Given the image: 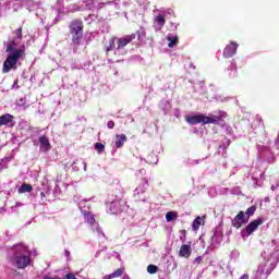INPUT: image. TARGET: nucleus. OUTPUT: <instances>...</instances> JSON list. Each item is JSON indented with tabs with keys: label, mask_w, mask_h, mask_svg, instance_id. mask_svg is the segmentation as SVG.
<instances>
[{
	"label": "nucleus",
	"mask_w": 279,
	"mask_h": 279,
	"mask_svg": "<svg viewBox=\"0 0 279 279\" xmlns=\"http://www.w3.org/2000/svg\"><path fill=\"white\" fill-rule=\"evenodd\" d=\"M23 40V28H17L13 31L12 36L9 37L7 41L3 43V47L8 57L3 63V73H10L12 69H16L19 60H25V44L21 45Z\"/></svg>",
	"instance_id": "f257e3e1"
},
{
	"label": "nucleus",
	"mask_w": 279,
	"mask_h": 279,
	"mask_svg": "<svg viewBox=\"0 0 279 279\" xmlns=\"http://www.w3.org/2000/svg\"><path fill=\"white\" fill-rule=\"evenodd\" d=\"M264 262H262L255 272V279H267L272 270L276 269V265H278V251L274 248V251L266 250L262 254Z\"/></svg>",
	"instance_id": "f03ea898"
},
{
	"label": "nucleus",
	"mask_w": 279,
	"mask_h": 279,
	"mask_svg": "<svg viewBox=\"0 0 279 279\" xmlns=\"http://www.w3.org/2000/svg\"><path fill=\"white\" fill-rule=\"evenodd\" d=\"M10 263L17 269H25L32 263V253L24 244H16L11 250Z\"/></svg>",
	"instance_id": "7ed1b4c3"
},
{
	"label": "nucleus",
	"mask_w": 279,
	"mask_h": 279,
	"mask_svg": "<svg viewBox=\"0 0 279 279\" xmlns=\"http://www.w3.org/2000/svg\"><path fill=\"white\" fill-rule=\"evenodd\" d=\"M226 117H228L226 111H214L213 113H209V116H187L185 120L190 123V125H197V123H203L204 125H207L208 123H214L215 125H217V123H219V121H221L222 119H226Z\"/></svg>",
	"instance_id": "20e7f679"
},
{
	"label": "nucleus",
	"mask_w": 279,
	"mask_h": 279,
	"mask_svg": "<svg viewBox=\"0 0 279 279\" xmlns=\"http://www.w3.org/2000/svg\"><path fill=\"white\" fill-rule=\"evenodd\" d=\"M136 38V34L126 35L121 38H112L107 47V53L114 51L116 56H125V47Z\"/></svg>",
	"instance_id": "39448f33"
},
{
	"label": "nucleus",
	"mask_w": 279,
	"mask_h": 279,
	"mask_svg": "<svg viewBox=\"0 0 279 279\" xmlns=\"http://www.w3.org/2000/svg\"><path fill=\"white\" fill-rule=\"evenodd\" d=\"M70 34L72 35V43L80 45L84 36V23L82 20H74L70 23Z\"/></svg>",
	"instance_id": "423d86ee"
},
{
	"label": "nucleus",
	"mask_w": 279,
	"mask_h": 279,
	"mask_svg": "<svg viewBox=\"0 0 279 279\" xmlns=\"http://www.w3.org/2000/svg\"><path fill=\"white\" fill-rule=\"evenodd\" d=\"M86 202H87L86 199L81 201L78 203V208L82 211V214L84 215L85 221L87 223H89V226H92V228H94L95 223H97V222H95V216L92 213H88V211H86V209H84V208H86V205H85Z\"/></svg>",
	"instance_id": "0eeeda50"
},
{
	"label": "nucleus",
	"mask_w": 279,
	"mask_h": 279,
	"mask_svg": "<svg viewBox=\"0 0 279 279\" xmlns=\"http://www.w3.org/2000/svg\"><path fill=\"white\" fill-rule=\"evenodd\" d=\"M263 223H265V220L263 218H257V219L253 220L245 228V232H246L247 236H250V234H254V232H256V230H258V226H263Z\"/></svg>",
	"instance_id": "6e6552de"
},
{
	"label": "nucleus",
	"mask_w": 279,
	"mask_h": 279,
	"mask_svg": "<svg viewBox=\"0 0 279 279\" xmlns=\"http://www.w3.org/2000/svg\"><path fill=\"white\" fill-rule=\"evenodd\" d=\"M236 49H239V44L231 41L230 45H227L223 49V58H232L236 56Z\"/></svg>",
	"instance_id": "1a4fd4ad"
},
{
	"label": "nucleus",
	"mask_w": 279,
	"mask_h": 279,
	"mask_svg": "<svg viewBox=\"0 0 279 279\" xmlns=\"http://www.w3.org/2000/svg\"><path fill=\"white\" fill-rule=\"evenodd\" d=\"M121 204H123L122 199L116 198L111 201L109 198V210L111 215H117L118 213H121Z\"/></svg>",
	"instance_id": "9d476101"
},
{
	"label": "nucleus",
	"mask_w": 279,
	"mask_h": 279,
	"mask_svg": "<svg viewBox=\"0 0 279 279\" xmlns=\"http://www.w3.org/2000/svg\"><path fill=\"white\" fill-rule=\"evenodd\" d=\"M222 241H223V233L221 232V230H219V228H216L214 230V234L211 236L213 247H219V245H221Z\"/></svg>",
	"instance_id": "9b49d317"
},
{
	"label": "nucleus",
	"mask_w": 279,
	"mask_h": 279,
	"mask_svg": "<svg viewBox=\"0 0 279 279\" xmlns=\"http://www.w3.org/2000/svg\"><path fill=\"white\" fill-rule=\"evenodd\" d=\"M243 223H247V220H245V213L240 211L232 220V226L234 228H241Z\"/></svg>",
	"instance_id": "f8f14e48"
},
{
	"label": "nucleus",
	"mask_w": 279,
	"mask_h": 279,
	"mask_svg": "<svg viewBox=\"0 0 279 279\" xmlns=\"http://www.w3.org/2000/svg\"><path fill=\"white\" fill-rule=\"evenodd\" d=\"M165 23H167V20H165V15L158 14L157 16H155L154 20V29H156V32H160V29L165 27Z\"/></svg>",
	"instance_id": "ddd939ff"
},
{
	"label": "nucleus",
	"mask_w": 279,
	"mask_h": 279,
	"mask_svg": "<svg viewBox=\"0 0 279 279\" xmlns=\"http://www.w3.org/2000/svg\"><path fill=\"white\" fill-rule=\"evenodd\" d=\"M39 145H40V151L47 153L49 149H51V143H49V137L41 135L39 136Z\"/></svg>",
	"instance_id": "4468645a"
},
{
	"label": "nucleus",
	"mask_w": 279,
	"mask_h": 279,
	"mask_svg": "<svg viewBox=\"0 0 279 279\" xmlns=\"http://www.w3.org/2000/svg\"><path fill=\"white\" fill-rule=\"evenodd\" d=\"M192 253L193 251L191 250V242H189L180 247L179 256H181V258H190Z\"/></svg>",
	"instance_id": "2eb2a0df"
},
{
	"label": "nucleus",
	"mask_w": 279,
	"mask_h": 279,
	"mask_svg": "<svg viewBox=\"0 0 279 279\" xmlns=\"http://www.w3.org/2000/svg\"><path fill=\"white\" fill-rule=\"evenodd\" d=\"M1 125H14V116L10 114V113H5L3 116L0 117V128Z\"/></svg>",
	"instance_id": "dca6fc26"
},
{
	"label": "nucleus",
	"mask_w": 279,
	"mask_h": 279,
	"mask_svg": "<svg viewBox=\"0 0 279 279\" xmlns=\"http://www.w3.org/2000/svg\"><path fill=\"white\" fill-rule=\"evenodd\" d=\"M145 191H147V181H145L143 185H140L137 189H135L134 196L137 197L140 202H145V197H141V195H143Z\"/></svg>",
	"instance_id": "f3484780"
},
{
	"label": "nucleus",
	"mask_w": 279,
	"mask_h": 279,
	"mask_svg": "<svg viewBox=\"0 0 279 279\" xmlns=\"http://www.w3.org/2000/svg\"><path fill=\"white\" fill-rule=\"evenodd\" d=\"M128 142V136L125 134L116 135V147L118 149H121L123 147V144Z\"/></svg>",
	"instance_id": "a211bd4d"
},
{
	"label": "nucleus",
	"mask_w": 279,
	"mask_h": 279,
	"mask_svg": "<svg viewBox=\"0 0 279 279\" xmlns=\"http://www.w3.org/2000/svg\"><path fill=\"white\" fill-rule=\"evenodd\" d=\"M125 271L124 268H118L110 275L105 276L102 279H112V278H121V275Z\"/></svg>",
	"instance_id": "6ab92c4d"
},
{
	"label": "nucleus",
	"mask_w": 279,
	"mask_h": 279,
	"mask_svg": "<svg viewBox=\"0 0 279 279\" xmlns=\"http://www.w3.org/2000/svg\"><path fill=\"white\" fill-rule=\"evenodd\" d=\"M167 40L169 41L168 47L173 49L178 45V35H168Z\"/></svg>",
	"instance_id": "aec40b11"
},
{
	"label": "nucleus",
	"mask_w": 279,
	"mask_h": 279,
	"mask_svg": "<svg viewBox=\"0 0 279 279\" xmlns=\"http://www.w3.org/2000/svg\"><path fill=\"white\" fill-rule=\"evenodd\" d=\"M32 185L24 183L22 186L17 190L19 193H32Z\"/></svg>",
	"instance_id": "412c9836"
},
{
	"label": "nucleus",
	"mask_w": 279,
	"mask_h": 279,
	"mask_svg": "<svg viewBox=\"0 0 279 279\" xmlns=\"http://www.w3.org/2000/svg\"><path fill=\"white\" fill-rule=\"evenodd\" d=\"M14 1H16V0H7L4 3L7 5V8H9V9L12 8V5H13L14 11L16 12V10H19V8H21V4L14 3Z\"/></svg>",
	"instance_id": "4be33fe9"
},
{
	"label": "nucleus",
	"mask_w": 279,
	"mask_h": 279,
	"mask_svg": "<svg viewBox=\"0 0 279 279\" xmlns=\"http://www.w3.org/2000/svg\"><path fill=\"white\" fill-rule=\"evenodd\" d=\"M174 219H178V213H175V211H168L166 214V221H174Z\"/></svg>",
	"instance_id": "5701e85b"
},
{
	"label": "nucleus",
	"mask_w": 279,
	"mask_h": 279,
	"mask_svg": "<svg viewBox=\"0 0 279 279\" xmlns=\"http://www.w3.org/2000/svg\"><path fill=\"white\" fill-rule=\"evenodd\" d=\"M94 232H97L98 236H106V233L101 230V227H99V223H95L94 227H92Z\"/></svg>",
	"instance_id": "b1692460"
},
{
	"label": "nucleus",
	"mask_w": 279,
	"mask_h": 279,
	"mask_svg": "<svg viewBox=\"0 0 279 279\" xmlns=\"http://www.w3.org/2000/svg\"><path fill=\"white\" fill-rule=\"evenodd\" d=\"M202 226V217H197L193 223H192V228L193 230H199V227Z\"/></svg>",
	"instance_id": "393cba45"
},
{
	"label": "nucleus",
	"mask_w": 279,
	"mask_h": 279,
	"mask_svg": "<svg viewBox=\"0 0 279 279\" xmlns=\"http://www.w3.org/2000/svg\"><path fill=\"white\" fill-rule=\"evenodd\" d=\"M94 148L96 151H98V154H104V149H106V146L101 143H96L94 145Z\"/></svg>",
	"instance_id": "a878e982"
},
{
	"label": "nucleus",
	"mask_w": 279,
	"mask_h": 279,
	"mask_svg": "<svg viewBox=\"0 0 279 279\" xmlns=\"http://www.w3.org/2000/svg\"><path fill=\"white\" fill-rule=\"evenodd\" d=\"M148 274H157L158 272V267L156 265H148L147 267Z\"/></svg>",
	"instance_id": "bb28decb"
},
{
	"label": "nucleus",
	"mask_w": 279,
	"mask_h": 279,
	"mask_svg": "<svg viewBox=\"0 0 279 279\" xmlns=\"http://www.w3.org/2000/svg\"><path fill=\"white\" fill-rule=\"evenodd\" d=\"M25 5H26L27 10H34V8H38V4L32 0L27 1Z\"/></svg>",
	"instance_id": "cd10ccee"
},
{
	"label": "nucleus",
	"mask_w": 279,
	"mask_h": 279,
	"mask_svg": "<svg viewBox=\"0 0 279 279\" xmlns=\"http://www.w3.org/2000/svg\"><path fill=\"white\" fill-rule=\"evenodd\" d=\"M254 213H256V206H251L246 209L247 217H252V215H254Z\"/></svg>",
	"instance_id": "c85d7f7f"
},
{
	"label": "nucleus",
	"mask_w": 279,
	"mask_h": 279,
	"mask_svg": "<svg viewBox=\"0 0 279 279\" xmlns=\"http://www.w3.org/2000/svg\"><path fill=\"white\" fill-rule=\"evenodd\" d=\"M228 71H233V76H236V63L235 62H231Z\"/></svg>",
	"instance_id": "c756f323"
},
{
	"label": "nucleus",
	"mask_w": 279,
	"mask_h": 279,
	"mask_svg": "<svg viewBox=\"0 0 279 279\" xmlns=\"http://www.w3.org/2000/svg\"><path fill=\"white\" fill-rule=\"evenodd\" d=\"M49 193H51V189H47L45 192H40V197L41 201L45 202V197H47V195H49Z\"/></svg>",
	"instance_id": "7c9ffc66"
},
{
	"label": "nucleus",
	"mask_w": 279,
	"mask_h": 279,
	"mask_svg": "<svg viewBox=\"0 0 279 279\" xmlns=\"http://www.w3.org/2000/svg\"><path fill=\"white\" fill-rule=\"evenodd\" d=\"M104 5H112V1H107V2H100L97 4V10H101V8H104Z\"/></svg>",
	"instance_id": "2f4dec72"
},
{
	"label": "nucleus",
	"mask_w": 279,
	"mask_h": 279,
	"mask_svg": "<svg viewBox=\"0 0 279 279\" xmlns=\"http://www.w3.org/2000/svg\"><path fill=\"white\" fill-rule=\"evenodd\" d=\"M153 157L155 158L154 160L147 157L146 162H148V165H156L158 162V158L155 155H153Z\"/></svg>",
	"instance_id": "473e14b6"
},
{
	"label": "nucleus",
	"mask_w": 279,
	"mask_h": 279,
	"mask_svg": "<svg viewBox=\"0 0 279 279\" xmlns=\"http://www.w3.org/2000/svg\"><path fill=\"white\" fill-rule=\"evenodd\" d=\"M232 195H241V187H233L231 190Z\"/></svg>",
	"instance_id": "72a5a7b5"
},
{
	"label": "nucleus",
	"mask_w": 279,
	"mask_h": 279,
	"mask_svg": "<svg viewBox=\"0 0 279 279\" xmlns=\"http://www.w3.org/2000/svg\"><path fill=\"white\" fill-rule=\"evenodd\" d=\"M70 12H77L80 10V7H77L76 4H71L69 7Z\"/></svg>",
	"instance_id": "f704fd0d"
},
{
	"label": "nucleus",
	"mask_w": 279,
	"mask_h": 279,
	"mask_svg": "<svg viewBox=\"0 0 279 279\" xmlns=\"http://www.w3.org/2000/svg\"><path fill=\"white\" fill-rule=\"evenodd\" d=\"M187 165H190L191 167H193V165H199V159H189L187 160Z\"/></svg>",
	"instance_id": "c9c22d12"
},
{
	"label": "nucleus",
	"mask_w": 279,
	"mask_h": 279,
	"mask_svg": "<svg viewBox=\"0 0 279 279\" xmlns=\"http://www.w3.org/2000/svg\"><path fill=\"white\" fill-rule=\"evenodd\" d=\"M107 126H108L109 130H113L114 129V121H112V120L108 121Z\"/></svg>",
	"instance_id": "e433bc0d"
},
{
	"label": "nucleus",
	"mask_w": 279,
	"mask_h": 279,
	"mask_svg": "<svg viewBox=\"0 0 279 279\" xmlns=\"http://www.w3.org/2000/svg\"><path fill=\"white\" fill-rule=\"evenodd\" d=\"M183 234L180 236L182 243H185L186 242V231H182Z\"/></svg>",
	"instance_id": "4c0bfd02"
},
{
	"label": "nucleus",
	"mask_w": 279,
	"mask_h": 279,
	"mask_svg": "<svg viewBox=\"0 0 279 279\" xmlns=\"http://www.w3.org/2000/svg\"><path fill=\"white\" fill-rule=\"evenodd\" d=\"M12 89L13 90H19V81H14V83L12 85Z\"/></svg>",
	"instance_id": "58836bf2"
},
{
	"label": "nucleus",
	"mask_w": 279,
	"mask_h": 279,
	"mask_svg": "<svg viewBox=\"0 0 279 279\" xmlns=\"http://www.w3.org/2000/svg\"><path fill=\"white\" fill-rule=\"evenodd\" d=\"M170 108H171V105L166 102V108H163V114H167Z\"/></svg>",
	"instance_id": "ea45409f"
},
{
	"label": "nucleus",
	"mask_w": 279,
	"mask_h": 279,
	"mask_svg": "<svg viewBox=\"0 0 279 279\" xmlns=\"http://www.w3.org/2000/svg\"><path fill=\"white\" fill-rule=\"evenodd\" d=\"M65 279H77L74 274H68L65 275Z\"/></svg>",
	"instance_id": "a19ab883"
},
{
	"label": "nucleus",
	"mask_w": 279,
	"mask_h": 279,
	"mask_svg": "<svg viewBox=\"0 0 279 279\" xmlns=\"http://www.w3.org/2000/svg\"><path fill=\"white\" fill-rule=\"evenodd\" d=\"M194 263H197V265H199V263H202V256H198L194 259Z\"/></svg>",
	"instance_id": "79ce46f5"
},
{
	"label": "nucleus",
	"mask_w": 279,
	"mask_h": 279,
	"mask_svg": "<svg viewBox=\"0 0 279 279\" xmlns=\"http://www.w3.org/2000/svg\"><path fill=\"white\" fill-rule=\"evenodd\" d=\"M59 189H60V185H58V183H57L56 189H54V193H58Z\"/></svg>",
	"instance_id": "37998d69"
},
{
	"label": "nucleus",
	"mask_w": 279,
	"mask_h": 279,
	"mask_svg": "<svg viewBox=\"0 0 279 279\" xmlns=\"http://www.w3.org/2000/svg\"><path fill=\"white\" fill-rule=\"evenodd\" d=\"M21 206H23V203H16V204H15V208H19V207H21Z\"/></svg>",
	"instance_id": "c03bdc74"
},
{
	"label": "nucleus",
	"mask_w": 279,
	"mask_h": 279,
	"mask_svg": "<svg viewBox=\"0 0 279 279\" xmlns=\"http://www.w3.org/2000/svg\"><path fill=\"white\" fill-rule=\"evenodd\" d=\"M99 254H101V251H97L95 257L98 258V257H99Z\"/></svg>",
	"instance_id": "a18cd8bd"
},
{
	"label": "nucleus",
	"mask_w": 279,
	"mask_h": 279,
	"mask_svg": "<svg viewBox=\"0 0 279 279\" xmlns=\"http://www.w3.org/2000/svg\"><path fill=\"white\" fill-rule=\"evenodd\" d=\"M65 256H71V252L65 251Z\"/></svg>",
	"instance_id": "49530a36"
},
{
	"label": "nucleus",
	"mask_w": 279,
	"mask_h": 279,
	"mask_svg": "<svg viewBox=\"0 0 279 279\" xmlns=\"http://www.w3.org/2000/svg\"><path fill=\"white\" fill-rule=\"evenodd\" d=\"M262 149H264V151H269V148L267 147H263Z\"/></svg>",
	"instance_id": "de8ad7c7"
},
{
	"label": "nucleus",
	"mask_w": 279,
	"mask_h": 279,
	"mask_svg": "<svg viewBox=\"0 0 279 279\" xmlns=\"http://www.w3.org/2000/svg\"><path fill=\"white\" fill-rule=\"evenodd\" d=\"M122 279H130L128 275H124Z\"/></svg>",
	"instance_id": "09e8293b"
},
{
	"label": "nucleus",
	"mask_w": 279,
	"mask_h": 279,
	"mask_svg": "<svg viewBox=\"0 0 279 279\" xmlns=\"http://www.w3.org/2000/svg\"><path fill=\"white\" fill-rule=\"evenodd\" d=\"M140 173L142 174L145 173V169L140 170Z\"/></svg>",
	"instance_id": "8fccbe9b"
},
{
	"label": "nucleus",
	"mask_w": 279,
	"mask_h": 279,
	"mask_svg": "<svg viewBox=\"0 0 279 279\" xmlns=\"http://www.w3.org/2000/svg\"><path fill=\"white\" fill-rule=\"evenodd\" d=\"M83 165H84V171H86V162H83Z\"/></svg>",
	"instance_id": "3c124183"
},
{
	"label": "nucleus",
	"mask_w": 279,
	"mask_h": 279,
	"mask_svg": "<svg viewBox=\"0 0 279 279\" xmlns=\"http://www.w3.org/2000/svg\"><path fill=\"white\" fill-rule=\"evenodd\" d=\"M73 169H74V171H78L80 169H77V168H75V167H73Z\"/></svg>",
	"instance_id": "603ef678"
},
{
	"label": "nucleus",
	"mask_w": 279,
	"mask_h": 279,
	"mask_svg": "<svg viewBox=\"0 0 279 279\" xmlns=\"http://www.w3.org/2000/svg\"><path fill=\"white\" fill-rule=\"evenodd\" d=\"M260 154H263V149H259Z\"/></svg>",
	"instance_id": "864d4df0"
},
{
	"label": "nucleus",
	"mask_w": 279,
	"mask_h": 279,
	"mask_svg": "<svg viewBox=\"0 0 279 279\" xmlns=\"http://www.w3.org/2000/svg\"><path fill=\"white\" fill-rule=\"evenodd\" d=\"M274 189H275V187H274V186H271V190H272V191H274Z\"/></svg>",
	"instance_id": "5fc2aeb1"
}]
</instances>
